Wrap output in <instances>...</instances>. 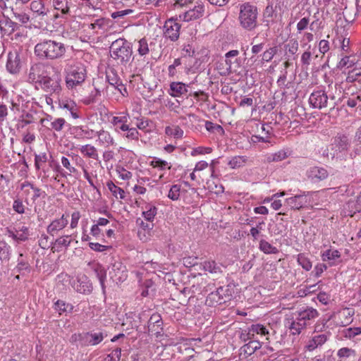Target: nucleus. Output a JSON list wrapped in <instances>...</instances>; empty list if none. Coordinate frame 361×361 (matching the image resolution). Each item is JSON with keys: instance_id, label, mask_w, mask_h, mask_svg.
I'll return each instance as SVG.
<instances>
[{"instance_id": "f257e3e1", "label": "nucleus", "mask_w": 361, "mask_h": 361, "mask_svg": "<svg viewBox=\"0 0 361 361\" xmlns=\"http://www.w3.org/2000/svg\"><path fill=\"white\" fill-rule=\"evenodd\" d=\"M133 53L131 43L124 38L116 39L109 47L110 57L118 66L126 67L130 64L133 60Z\"/></svg>"}, {"instance_id": "f03ea898", "label": "nucleus", "mask_w": 361, "mask_h": 361, "mask_svg": "<svg viewBox=\"0 0 361 361\" xmlns=\"http://www.w3.org/2000/svg\"><path fill=\"white\" fill-rule=\"evenodd\" d=\"M66 51L65 44L54 39H44L35 47V54L41 59L55 60L64 56Z\"/></svg>"}, {"instance_id": "7ed1b4c3", "label": "nucleus", "mask_w": 361, "mask_h": 361, "mask_svg": "<svg viewBox=\"0 0 361 361\" xmlns=\"http://www.w3.org/2000/svg\"><path fill=\"white\" fill-rule=\"evenodd\" d=\"M257 8L250 3L240 5L238 20L240 26L248 31L253 30L257 25Z\"/></svg>"}, {"instance_id": "20e7f679", "label": "nucleus", "mask_w": 361, "mask_h": 361, "mask_svg": "<svg viewBox=\"0 0 361 361\" xmlns=\"http://www.w3.org/2000/svg\"><path fill=\"white\" fill-rule=\"evenodd\" d=\"M86 70L82 66H72L67 72L66 83L68 88H73L85 81Z\"/></svg>"}, {"instance_id": "39448f33", "label": "nucleus", "mask_w": 361, "mask_h": 361, "mask_svg": "<svg viewBox=\"0 0 361 361\" xmlns=\"http://www.w3.org/2000/svg\"><path fill=\"white\" fill-rule=\"evenodd\" d=\"M228 289L219 287L215 292L209 293L207 298L206 303L209 306H216L225 303L230 300L231 295L226 294Z\"/></svg>"}, {"instance_id": "423d86ee", "label": "nucleus", "mask_w": 361, "mask_h": 361, "mask_svg": "<svg viewBox=\"0 0 361 361\" xmlns=\"http://www.w3.org/2000/svg\"><path fill=\"white\" fill-rule=\"evenodd\" d=\"M180 24L176 20L173 18L167 20L164 26L165 37L171 39L172 42L176 41L180 35Z\"/></svg>"}, {"instance_id": "0eeeda50", "label": "nucleus", "mask_w": 361, "mask_h": 361, "mask_svg": "<svg viewBox=\"0 0 361 361\" xmlns=\"http://www.w3.org/2000/svg\"><path fill=\"white\" fill-rule=\"evenodd\" d=\"M328 99L329 98L325 91L319 90L311 94L309 101L314 108L322 109L329 106Z\"/></svg>"}, {"instance_id": "6e6552de", "label": "nucleus", "mask_w": 361, "mask_h": 361, "mask_svg": "<svg viewBox=\"0 0 361 361\" xmlns=\"http://www.w3.org/2000/svg\"><path fill=\"white\" fill-rule=\"evenodd\" d=\"M306 176L312 183H319L328 178L329 172L324 167L314 166L307 171Z\"/></svg>"}, {"instance_id": "1a4fd4ad", "label": "nucleus", "mask_w": 361, "mask_h": 361, "mask_svg": "<svg viewBox=\"0 0 361 361\" xmlns=\"http://www.w3.org/2000/svg\"><path fill=\"white\" fill-rule=\"evenodd\" d=\"M45 75V65L42 63L32 64L29 70L28 80L31 82H39Z\"/></svg>"}, {"instance_id": "9d476101", "label": "nucleus", "mask_w": 361, "mask_h": 361, "mask_svg": "<svg viewBox=\"0 0 361 361\" xmlns=\"http://www.w3.org/2000/svg\"><path fill=\"white\" fill-rule=\"evenodd\" d=\"M309 194V192H303L302 194L296 195L293 197L287 198L286 200V204L291 209H300L307 203L306 197Z\"/></svg>"}, {"instance_id": "9b49d317", "label": "nucleus", "mask_w": 361, "mask_h": 361, "mask_svg": "<svg viewBox=\"0 0 361 361\" xmlns=\"http://www.w3.org/2000/svg\"><path fill=\"white\" fill-rule=\"evenodd\" d=\"M106 78L109 84L117 89L122 95L124 96L125 93H127L126 88L114 69L106 72Z\"/></svg>"}, {"instance_id": "f8f14e48", "label": "nucleus", "mask_w": 361, "mask_h": 361, "mask_svg": "<svg viewBox=\"0 0 361 361\" xmlns=\"http://www.w3.org/2000/svg\"><path fill=\"white\" fill-rule=\"evenodd\" d=\"M21 190H23L25 193L29 196H31V200L35 202L37 198L40 197H44L46 193L44 191L37 187H35L32 183L25 181L21 184Z\"/></svg>"}, {"instance_id": "ddd939ff", "label": "nucleus", "mask_w": 361, "mask_h": 361, "mask_svg": "<svg viewBox=\"0 0 361 361\" xmlns=\"http://www.w3.org/2000/svg\"><path fill=\"white\" fill-rule=\"evenodd\" d=\"M42 85V89L48 92H56L60 90V83L59 78H52L44 75L39 82Z\"/></svg>"}, {"instance_id": "4468645a", "label": "nucleus", "mask_w": 361, "mask_h": 361, "mask_svg": "<svg viewBox=\"0 0 361 361\" xmlns=\"http://www.w3.org/2000/svg\"><path fill=\"white\" fill-rule=\"evenodd\" d=\"M20 58L18 52H10L6 63L7 70L11 73H17L20 71Z\"/></svg>"}, {"instance_id": "2eb2a0df", "label": "nucleus", "mask_w": 361, "mask_h": 361, "mask_svg": "<svg viewBox=\"0 0 361 361\" xmlns=\"http://www.w3.org/2000/svg\"><path fill=\"white\" fill-rule=\"evenodd\" d=\"M262 345L257 340H252L245 344L240 349V360L246 358L247 356L252 355L257 349L261 348Z\"/></svg>"}, {"instance_id": "dca6fc26", "label": "nucleus", "mask_w": 361, "mask_h": 361, "mask_svg": "<svg viewBox=\"0 0 361 361\" xmlns=\"http://www.w3.org/2000/svg\"><path fill=\"white\" fill-rule=\"evenodd\" d=\"M30 9L35 14L36 18H39L40 20H45V16L49 13V9L45 8L44 4L40 0L33 1L30 4Z\"/></svg>"}, {"instance_id": "f3484780", "label": "nucleus", "mask_w": 361, "mask_h": 361, "mask_svg": "<svg viewBox=\"0 0 361 361\" xmlns=\"http://www.w3.org/2000/svg\"><path fill=\"white\" fill-rule=\"evenodd\" d=\"M78 336L80 337V340L84 341L85 343H87L91 345H95L97 344H99L102 341V340L104 338L103 333L102 332H87L83 335L79 334Z\"/></svg>"}, {"instance_id": "a211bd4d", "label": "nucleus", "mask_w": 361, "mask_h": 361, "mask_svg": "<svg viewBox=\"0 0 361 361\" xmlns=\"http://www.w3.org/2000/svg\"><path fill=\"white\" fill-rule=\"evenodd\" d=\"M204 13V7L202 4H199L193 8L188 10L184 14V20L190 21L201 18Z\"/></svg>"}, {"instance_id": "6ab92c4d", "label": "nucleus", "mask_w": 361, "mask_h": 361, "mask_svg": "<svg viewBox=\"0 0 361 361\" xmlns=\"http://www.w3.org/2000/svg\"><path fill=\"white\" fill-rule=\"evenodd\" d=\"M68 219L63 214L60 219L54 220L47 227L48 233L53 235L55 231H59L64 228L68 224Z\"/></svg>"}, {"instance_id": "aec40b11", "label": "nucleus", "mask_w": 361, "mask_h": 361, "mask_svg": "<svg viewBox=\"0 0 361 361\" xmlns=\"http://www.w3.org/2000/svg\"><path fill=\"white\" fill-rule=\"evenodd\" d=\"M255 334L265 336L269 334V331L267 328L262 324H252L248 328V331L246 335L247 338H244V341L254 339Z\"/></svg>"}, {"instance_id": "412c9836", "label": "nucleus", "mask_w": 361, "mask_h": 361, "mask_svg": "<svg viewBox=\"0 0 361 361\" xmlns=\"http://www.w3.org/2000/svg\"><path fill=\"white\" fill-rule=\"evenodd\" d=\"M319 316V312L317 310L312 307H307L300 312H298V317L301 322H305L317 318Z\"/></svg>"}, {"instance_id": "4be33fe9", "label": "nucleus", "mask_w": 361, "mask_h": 361, "mask_svg": "<svg viewBox=\"0 0 361 361\" xmlns=\"http://www.w3.org/2000/svg\"><path fill=\"white\" fill-rule=\"evenodd\" d=\"M170 94L172 97H176L185 94L188 92V89L185 84L180 82H172L170 84Z\"/></svg>"}, {"instance_id": "5701e85b", "label": "nucleus", "mask_w": 361, "mask_h": 361, "mask_svg": "<svg viewBox=\"0 0 361 361\" xmlns=\"http://www.w3.org/2000/svg\"><path fill=\"white\" fill-rule=\"evenodd\" d=\"M298 48V42L295 39H290L288 43L284 44V56L286 59L289 60L292 56H294L297 53Z\"/></svg>"}, {"instance_id": "b1692460", "label": "nucleus", "mask_w": 361, "mask_h": 361, "mask_svg": "<svg viewBox=\"0 0 361 361\" xmlns=\"http://www.w3.org/2000/svg\"><path fill=\"white\" fill-rule=\"evenodd\" d=\"M326 340L327 336L325 334H319L315 336L308 341L306 348L308 350L312 351L317 347L323 345L326 341Z\"/></svg>"}, {"instance_id": "393cba45", "label": "nucleus", "mask_w": 361, "mask_h": 361, "mask_svg": "<svg viewBox=\"0 0 361 361\" xmlns=\"http://www.w3.org/2000/svg\"><path fill=\"white\" fill-rule=\"evenodd\" d=\"M200 266L202 267L205 271L211 274H218L222 272L221 267L214 260L205 261L200 264Z\"/></svg>"}, {"instance_id": "a878e982", "label": "nucleus", "mask_w": 361, "mask_h": 361, "mask_svg": "<svg viewBox=\"0 0 361 361\" xmlns=\"http://www.w3.org/2000/svg\"><path fill=\"white\" fill-rule=\"evenodd\" d=\"M80 152L85 156L89 158H92L95 160H98L99 156L97 149L90 145H85L81 147Z\"/></svg>"}, {"instance_id": "bb28decb", "label": "nucleus", "mask_w": 361, "mask_h": 361, "mask_svg": "<svg viewBox=\"0 0 361 361\" xmlns=\"http://www.w3.org/2000/svg\"><path fill=\"white\" fill-rule=\"evenodd\" d=\"M334 142L340 151L346 150L349 147V140L345 135H340L335 137Z\"/></svg>"}, {"instance_id": "cd10ccee", "label": "nucleus", "mask_w": 361, "mask_h": 361, "mask_svg": "<svg viewBox=\"0 0 361 361\" xmlns=\"http://www.w3.org/2000/svg\"><path fill=\"white\" fill-rule=\"evenodd\" d=\"M306 326L307 323L300 321L299 318L297 317L296 319L291 322L290 329L293 334L298 335L300 334L301 331L306 327Z\"/></svg>"}, {"instance_id": "c85d7f7f", "label": "nucleus", "mask_w": 361, "mask_h": 361, "mask_svg": "<svg viewBox=\"0 0 361 361\" xmlns=\"http://www.w3.org/2000/svg\"><path fill=\"white\" fill-rule=\"evenodd\" d=\"M259 250L265 254H276L279 250L265 240L259 241Z\"/></svg>"}, {"instance_id": "c756f323", "label": "nucleus", "mask_w": 361, "mask_h": 361, "mask_svg": "<svg viewBox=\"0 0 361 361\" xmlns=\"http://www.w3.org/2000/svg\"><path fill=\"white\" fill-rule=\"evenodd\" d=\"M109 190L111 192L114 196H115L116 198L118 197L120 199H124L125 198V191L116 185L112 181H109L106 184Z\"/></svg>"}, {"instance_id": "7c9ffc66", "label": "nucleus", "mask_w": 361, "mask_h": 361, "mask_svg": "<svg viewBox=\"0 0 361 361\" xmlns=\"http://www.w3.org/2000/svg\"><path fill=\"white\" fill-rule=\"evenodd\" d=\"M341 257V254L337 250H327L322 255V259L323 261H330L338 259Z\"/></svg>"}, {"instance_id": "2f4dec72", "label": "nucleus", "mask_w": 361, "mask_h": 361, "mask_svg": "<svg viewBox=\"0 0 361 361\" xmlns=\"http://www.w3.org/2000/svg\"><path fill=\"white\" fill-rule=\"evenodd\" d=\"M298 262L301 267L305 269L306 271H309L312 269V262L310 260L305 256V254L300 253L298 255Z\"/></svg>"}, {"instance_id": "473e14b6", "label": "nucleus", "mask_w": 361, "mask_h": 361, "mask_svg": "<svg viewBox=\"0 0 361 361\" xmlns=\"http://www.w3.org/2000/svg\"><path fill=\"white\" fill-rule=\"evenodd\" d=\"M48 161V156L45 152L35 154V166L37 170H39L42 167V164Z\"/></svg>"}, {"instance_id": "72a5a7b5", "label": "nucleus", "mask_w": 361, "mask_h": 361, "mask_svg": "<svg viewBox=\"0 0 361 361\" xmlns=\"http://www.w3.org/2000/svg\"><path fill=\"white\" fill-rule=\"evenodd\" d=\"M69 238H70V235H68L60 237V238H57L55 240L54 246L52 247V250H54L55 248V247H57L56 250L59 251V248H61L62 247H68L71 243V240H68Z\"/></svg>"}, {"instance_id": "f704fd0d", "label": "nucleus", "mask_w": 361, "mask_h": 361, "mask_svg": "<svg viewBox=\"0 0 361 361\" xmlns=\"http://www.w3.org/2000/svg\"><path fill=\"white\" fill-rule=\"evenodd\" d=\"M165 133L168 135H173L175 138H180L183 135V130L178 126L174 128L167 126L165 128Z\"/></svg>"}, {"instance_id": "c9c22d12", "label": "nucleus", "mask_w": 361, "mask_h": 361, "mask_svg": "<svg viewBox=\"0 0 361 361\" xmlns=\"http://www.w3.org/2000/svg\"><path fill=\"white\" fill-rule=\"evenodd\" d=\"M146 209L147 210L142 212V215L147 221H152L157 214V209L152 205H147Z\"/></svg>"}, {"instance_id": "e433bc0d", "label": "nucleus", "mask_w": 361, "mask_h": 361, "mask_svg": "<svg viewBox=\"0 0 361 361\" xmlns=\"http://www.w3.org/2000/svg\"><path fill=\"white\" fill-rule=\"evenodd\" d=\"M337 355L341 359L348 358L350 357H354L356 355V353H355V350L352 348L344 347V348H341V349L338 350V351L337 353Z\"/></svg>"}, {"instance_id": "4c0bfd02", "label": "nucleus", "mask_w": 361, "mask_h": 361, "mask_svg": "<svg viewBox=\"0 0 361 361\" xmlns=\"http://www.w3.org/2000/svg\"><path fill=\"white\" fill-rule=\"evenodd\" d=\"M138 54L143 56L147 55L149 51V45L147 41L145 38H142L138 41Z\"/></svg>"}, {"instance_id": "58836bf2", "label": "nucleus", "mask_w": 361, "mask_h": 361, "mask_svg": "<svg viewBox=\"0 0 361 361\" xmlns=\"http://www.w3.org/2000/svg\"><path fill=\"white\" fill-rule=\"evenodd\" d=\"M66 0H53V4L56 9L61 10V13L66 14L69 12V7Z\"/></svg>"}, {"instance_id": "ea45409f", "label": "nucleus", "mask_w": 361, "mask_h": 361, "mask_svg": "<svg viewBox=\"0 0 361 361\" xmlns=\"http://www.w3.org/2000/svg\"><path fill=\"white\" fill-rule=\"evenodd\" d=\"M246 161V159L244 157L241 156H236L231 159V160L229 161L228 165L232 169L239 168L244 165V164Z\"/></svg>"}, {"instance_id": "a19ab883", "label": "nucleus", "mask_w": 361, "mask_h": 361, "mask_svg": "<svg viewBox=\"0 0 361 361\" xmlns=\"http://www.w3.org/2000/svg\"><path fill=\"white\" fill-rule=\"evenodd\" d=\"M99 140L101 141L103 144L106 145H113L114 144V139L111 136V135L104 130L100 131L98 135Z\"/></svg>"}, {"instance_id": "79ce46f5", "label": "nucleus", "mask_w": 361, "mask_h": 361, "mask_svg": "<svg viewBox=\"0 0 361 361\" xmlns=\"http://www.w3.org/2000/svg\"><path fill=\"white\" fill-rule=\"evenodd\" d=\"M162 325L163 324H157L154 325L149 326L148 331L154 334L157 338H159L164 334Z\"/></svg>"}, {"instance_id": "37998d69", "label": "nucleus", "mask_w": 361, "mask_h": 361, "mask_svg": "<svg viewBox=\"0 0 361 361\" xmlns=\"http://www.w3.org/2000/svg\"><path fill=\"white\" fill-rule=\"evenodd\" d=\"M78 283L79 285L77 286V291L84 294L91 292L92 286L88 282L79 279L78 280Z\"/></svg>"}, {"instance_id": "c03bdc74", "label": "nucleus", "mask_w": 361, "mask_h": 361, "mask_svg": "<svg viewBox=\"0 0 361 361\" xmlns=\"http://www.w3.org/2000/svg\"><path fill=\"white\" fill-rule=\"evenodd\" d=\"M277 53V48L276 47H273L269 48V49L266 50L262 54V60L264 61H270L276 55Z\"/></svg>"}, {"instance_id": "a18cd8bd", "label": "nucleus", "mask_w": 361, "mask_h": 361, "mask_svg": "<svg viewBox=\"0 0 361 361\" xmlns=\"http://www.w3.org/2000/svg\"><path fill=\"white\" fill-rule=\"evenodd\" d=\"M66 121L62 118L55 119L54 121L50 122V128L54 129L56 131H61Z\"/></svg>"}, {"instance_id": "49530a36", "label": "nucleus", "mask_w": 361, "mask_h": 361, "mask_svg": "<svg viewBox=\"0 0 361 361\" xmlns=\"http://www.w3.org/2000/svg\"><path fill=\"white\" fill-rule=\"evenodd\" d=\"M288 157L286 152L285 151L281 150L279 151L270 157H268L269 161H279L285 159Z\"/></svg>"}, {"instance_id": "de8ad7c7", "label": "nucleus", "mask_w": 361, "mask_h": 361, "mask_svg": "<svg viewBox=\"0 0 361 361\" xmlns=\"http://www.w3.org/2000/svg\"><path fill=\"white\" fill-rule=\"evenodd\" d=\"M180 186L178 185H173L171 188L168 197L172 200H177L180 196Z\"/></svg>"}, {"instance_id": "09e8293b", "label": "nucleus", "mask_w": 361, "mask_h": 361, "mask_svg": "<svg viewBox=\"0 0 361 361\" xmlns=\"http://www.w3.org/2000/svg\"><path fill=\"white\" fill-rule=\"evenodd\" d=\"M360 77H361V71H357V70L354 69L348 72L345 80L347 82L351 83L359 80Z\"/></svg>"}, {"instance_id": "8fccbe9b", "label": "nucleus", "mask_w": 361, "mask_h": 361, "mask_svg": "<svg viewBox=\"0 0 361 361\" xmlns=\"http://www.w3.org/2000/svg\"><path fill=\"white\" fill-rule=\"evenodd\" d=\"M205 128L209 132L218 131L219 133H223L224 129L220 125L214 124L211 121H206Z\"/></svg>"}, {"instance_id": "3c124183", "label": "nucleus", "mask_w": 361, "mask_h": 361, "mask_svg": "<svg viewBox=\"0 0 361 361\" xmlns=\"http://www.w3.org/2000/svg\"><path fill=\"white\" fill-rule=\"evenodd\" d=\"M9 246L6 243L0 241V257L4 259L8 258Z\"/></svg>"}, {"instance_id": "603ef678", "label": "nucleus", "mask_w": 361, "mask_h": 361, "mask_svg": "<svg viewBox=\"0 0 361 361\" xmlns=\"http://www.w3.org/2000/svg\"><path fill=\"white\" fill-rule=\"evenodd\" d=\"M168 164H169L167 161L158 158H154L151 162V166L154 168H159L161 170L164 169L168 166Z\"/></svg>"}, {"instance_id": "864d4df0", "label": "nucleus", "mask_w": 361, "mask_h": 361, "mask_svg": "<svg viewBox=\"0 0 361 361\" xmlns=\"http://www.w3.org/2000/svg\"><path fill=\"white\" fill-rule=\"evenodd\" d=\"M97 276L101 283L102 288H104V280L106 279V271L102 268H97L94 269Z\"/></svg>"}, {"instance_id": "5fc2aeb1", "label": "nucleus", "mask_w": 361, "mask_h": 361, "mask_svg": "<svg viewBox=\"0 0 361 361\" xmlns=\"http://www.w3.org/2000/svg\"><path fill=\"white\" fill-rule=\"evenodd\" d=\"M183 261L186 267H192L198 264L197 257H186L183 259Z\"/></svg>"}, {"instance_id": "6e6d98bb", "label": "nucleus", "mask_w": 361, "mask_h": 361, "mask_svg": "<svg viewBox=\"0 0 361 361\" xmlns=\"http://www.w3.org/2000/svg\"><path fill=\"white\" fill-rule=\"evenodd\" d=\"M163 324V321H162V319H161V317L159 314H157V313H155V314H153L149 321H148V326H152V325H154V324Z\"/></svg>"}, {"instance_id": "4d7b16f0", "label": "nucleus", "mask_w": 361, "mask_h": 361, "mask_svg": "<svg viewBox=\"0 0 361 361\" xmlns=\"http://www.w3.org/2000/svg\"><path fill=\"white\" fill-rule=\"evenodd\" d=\"M13 15L16 19L23 24H25L30 20L29 16L25 13H13Z\"/></svg>"}, {"instance_id": "13d9d810", "label": "nucleus", "mask_w": 361, "mask_h": 361, "mask_svg": "<svg viewBox=\"0 0 361 361\" xmlns=\"http://www.w3.org/2000/svg\"><path fill=\"white\" fill-rule=\"evenodd\" d=\"M132 13H133V10H131V9H126V10H123V11H118L113 12L111 14V16L114 19H116V18H122L124 16H126V15H128V14Z\"/></svg>"}, {"instance_id": "bf43d9fd", "label": "nucleus", "mask_w": 361, "mask_h": 361, "mask_svg": "<svg viewBox=\"0 0 361 361\" xmlns=\"http://www.w3.org/2000/svg\"><path fill=\"white\" fill-rule=\"evenodd\" d=\"M13 208L18 214H23L25 212L24 205L20 200H16L13 202Z\"/></svg>"}, {"instance_id": "052dcab7", "label": "nucleus", "mask_w": 361, "mask_h": 361, "mask_svg": "<svg viewBox=\"0 0 361 361\" xmlns=\"http://www.w3.org/2000/svg\"><path fill=\"white\" fill-rule=\"evenodd\" d=\"M61 164L62 165L69 171L70 174L73 173H75L77 171L75 167L71 166V163L68 158L65 157H62L61 158Z\"/></svg>"}, {"instance_id": "680f3d73", "label": "nucleus", "mask_w": 361, "mask_h": 361, "mask_svg": "<svg viewBox=\"0 0 361 361\" xmlns=\"http://www.w3.org/2000/svg\"><path fill=\"white\" fill-rule=\"evenodd\" d=\"M89 246L92 250L97 252H103L104 250H106L108 248L107 246L103 245L98 243H90Z\"/></svg>"}, {"instance_id": "e2e57ef3", "label": "nucleus", "mask_w": 361, "mask_h": 361, "mask_svg": "<svg viewBox=\"0 0 361 361\" xmlns=\"http://www.w3.org/2000/svg\"><path fill=\"white\" fill-rule=\"evenodd\" d=\"M361 334V328L357 327V328H349L347 329V331L345 333V336L348 338H353L357 335H359Z\"/></svg>"}, {"instance_id": "0e129e2a", "label": "nucleus", "mask_w": 361, "mask_h": 361, "mask_svg": "<svg viewBox=\"0 0 361 361\" xmlns=\"http://www.w3.org/2000/svg\"><path fill=\"white\" fill-rule=\"evenodd\" d=\"M309 24V18H302L297 24V30L299 32L304 30L307 28Z\"/></svg>"}, {"instance_id": "69168bd1", "label": "nucleus", "mask_w": 361, "mask_h": 361, "mask_svg": "<svg viewBox=\"0 0 361 361\" xmlns=\"http://www.w3.org/2000/svg\"><path fill=\"white\" fill-rule=\"evenodd\" d=\"M80 218V214L79 212H75L71 215V228H75L77 227L78 221Z\"/></svg>"}, {"instance_id": "338daca9", "label": "nucleus", "mask_w": 361, "mask_h": 361, "mask_svg": "<svg viewBox=\"0 0 361 361\" xmlns=\"http://www.w3.org/2000/svg\"><path fill=\"white\" fill-rule=\"evenodd\" d=\"M54 310L59 311L60 314L61 312L66 311L65 302L60 300H57L54 303Z\"/></svg>"}, {"instance_id": "774afa93", "label": "nucleus", "mask_w": 361, "mask_h": 361, "mask_svg": "<svg viewBox=\"0 0 361 361\" xmlns=\"http://www.w3.org/2000/svg\"><path fill=\"white\" fill-rule=\"evenodd\" d=\"M319 50L321 53L325 54L329 50V42L325 39H322L319 43Z\"/></svg>"}]
</instances>
